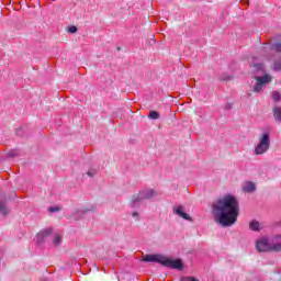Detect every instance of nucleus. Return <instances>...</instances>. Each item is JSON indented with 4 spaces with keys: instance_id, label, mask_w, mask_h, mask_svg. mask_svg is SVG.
Here are the masks:
<instances>
[{
    "instance_id": "22",
    "label": "nucleus",
    "mask_w": 281,
    "mask_h": 281,
    "mask_svg": "<svg viewBox=\"0 0 281 281\" xmlns=\"http://www.w3.org/2000/svg\"><path fill=\"white\" fill-rule=\"evenodd\" d=\"M48 212H60V206H50Z\"/></svg>"
},
{
    "instance_id": "25",
    "label": "nucleus",
    "mask_w": 281,
    "mask_h": 281,
    "mask_svg": "<svg viewBox=\"0 0 281 281\" xmlns=\"http://www.w3.org/2000/svg\"><path fill=\"white\" fill-rule=\"evenodd\" d=\"M133 216H138L137 212H134V213H133Z\"/></svg>"
},
{
    "instance_id": "10",
    "label": "nucleus",
    "mask_w": 281,
    "mask_h": 281,
    "mask_svg": "<svg viewBox=\"0 0 281 281\" xmlns=\"http://www.w3.org/2000/svg\"><path fill=\"white\" fill-rule=\"evenodd\" d=\"M273 117L276 120V122H281V108L280 106H274L273 110Z\"/></svg>"
},
{
    "instance_id": "15",
    "label": "nucleus",
    "mask_w": 281,
    "mask_h": 281,
    "mask_svg": "<svg viewBox=\"0 0 281 281\" xmlns=\"http://www.w3.org/2000/svg\"><path fill=\"white\" fill-rule=\"evenodd\" d=\"M272 100H274V102H279L280 101V92L278 91H273L271 93Z\"/></svg>"
},
{
    "instance_id": "17",
    "label": "nucleus",
    "mask_w": 281,
    "mask_h": 281,
    "mask_svg": "<svg viewBox=\"0 0 281 281\" xmlns=\"http://www.w3.org/2000/svg\"><path fill=\"white\" fill-rule=\"evenodd\" d=\"M272 49H274V52H278L280 54L281 53V44L277 43V44L272 45Z\"/></svg>"
},
{
    "instance_id": "24",
    "label": "nucleus",
    "mask_w": 281,
    "mask_h": 281,
    "mask_svg": "<svg viewBox=\"0 0 281 281\" xmlns=\"http://www.w3.org/2000/svg\"><path fill=\"white\" fill-rule=\"evenodd\" d=\"M241 3H246L247 5H249V0H240Z\"/></svg>"
},
{
    "instance_id": "20",
    "label": "nucleus",
    "mask_w": 281,
    "mask_h": 281,
    "mask_svg": "<svg viewBox=\"0 0 281 281\" xmlns=\"http://www.w3.org/2000/svg\"><path fill=\"white\" fill-rule=\"evenodd\" d=\"M19 155V150H11L8 153V157H16Z\"/></svg>"
},
{
    "instance_id": "21",
    "label": "nucleus",
    "mask_w": 281,
    "mask_h": 281,
    "mask_svg": "<svg viewBox=\"0 0 281 281\" xmlns=\"http://www.w3.org/2000/svg\"><path fill=\"white\" fill-rule=\"evenodd\" d=\"M252 67H255V69H256L257 71H260V70L263 69L262 64H254Z\"/></svg>"
},
{
    "instance_id": "6",
    "label": "nucleus",
    "mask_w": 281,
    "mask_h": 281,
    "mask_svg": "<svg viewBox=\"0 0 281 281\" xmlns=\"http://www.w3.org/2000/svg\"><path fill=\"white\" fill-rule=\"evenodd\" d=\"M255 79L257 80L256 85L252 88V91H255V93H260L265 85H269V82H271V76L269 75L256 77Z\"/></svg>"
},
{
    "instance_id": "11",
    "label": "nucleus",
    "mask_w": 281,
    "mask_h": 281,
    "mask_svg": "<svg viewBox=\"0 0 281 281\" xmlns=\"http://www.w3.org/2000/svg\"><path fill=\"white\" fill-rule=\"evenodd\" d=\"M249 227L252 232H258V229H260V223L252 221L250 222Z\"/></svg>"
},
{
    "instance_id": "12",
    "label": "nucleus",
    "mask_w": 281,
    "mask_h": 281,
    "mask_svg": "<svg viewBox=\"0 0 281 281\" xmlns=\"http://www.w3.org/2000/svg\"><path fill=\"white\" fill-rule=\"evenodd\" d=\"M8 206H5V203L0 201V214H3V216L8 215Z\"/></svg>"
},
{
    "instance_id": "2",
    "label": "nucleus",
    "mask_w": 281,
    "mask_h": 281,
    "mask_svg": "<svg viewBox=\"0 0 281 281\" xmlns=\"http://www.w3.org/2000/svg\"><path fill=\"white\" fill-rule=\"evenodd\" d=\"M143 260L144 262H159L162 267H168V269H178V271L183 269V261H181V259L172 260L161 255H146Z\"/></svg>"
},
{
    "instance_id": "9",
    "label": "nucleus",
    "mask_w": 281,
    "mask_h": 281,
    "mask_svg": "<svg viewBox=\"0 0 281 281\" xmlns=\"http://www.w3.org/2000/svg\"><path fill=\"white\" fill-rule=\"evenodd\" d=\"M244 192H256V184L251 181H248L243 187Z\"/></svg>"
},
{
    "instance_id": "16",
    "label": "nucleus",
    "mask_w": 281,
    "mask_h": 281,
    "mask_svg": "<svg viewBox=\"0 0 281 281\" xmlns=\"http://www.w3.org/2000/svg\"><path fill=\"white\" fill-rule=\"evenodd\" d=\"M68 32H69V34H76V32H78V27H76V26H68V30H67Z\"/></svg>"
},
{
    "instance_id": "19",
    "label": "nucleus",
    "mask_w": 281,
    "mask_h": 281,
    "mask_svg": "<svg viewBox=\"0 0 281 281\" xmlns=\"http://www.w3.org/2000/svg\"><path fill=\"white\" fill-rule=\"evenodd\" d=\"M273 69H274V71H280V69H281V61H274Z\"/></svg>"
},
{
    "instance_id": "8",
    "label": "nucleus",
    "mask_w": 281,
    "mask_h": 281,
    "mask_svg": "<svg viewBox=\"0 0 281 281\" xmlns=\"http://www.w3.org/2000/svg\"><path fill=\"white\" fill-rule=\"evenodd\" d=\"M52 232H53L52 228H46V229L40 232L36 236L37 243H43V240H45V238H47V236H49V234H52Z\"/></svg>"
},
{
    "instance_id": "13",
    "label": "nucleus",
    "mask_w": 281,
    "mask_h": 281,
    "mask_svg": "<svg viewBox=\"0 0 281 281\" xmlns=\"http://www.w3.org/2000/svg\"><path fill=\"white\" fill-rule=\"evenodd\" d=\"M53 243L55 246L60 245L63 243V235L60 234L55 235Z\"/></svg>"
},
{
    "instance_id": "18",
    "label": "nucleus",
    "mask_w": 281,
    "mask_h": 281,
    "mask_svg": "<svg viewBox=\"0 0 281 281\" xmlns=\"http://www.w3.org/2000/svg\"><path fill=\"white\" fill-rule=\"evenodd\" d=\"M181 281H199V279H196L194 277H182Z\"/></svg>"
},
{
    "instance_id": "1",
    "label": "nucleus",
    "mask_w": 281,
    "mask_h": 281,
    "mask_svg": "<svg viewBox=\"0 0 281 281\" xmlns=\"http://www.w3.org/2000/svg\"><path fill=\"white\" fill-rule=\"evenodd\" d=\"M239 212L240 204L233 195H225L213 203V214L223 227H232L238 221Z\"/></svg>"
},
{
    "instance_id": "14",
    "label": "nucleus",
    "mask_w": 281,
    "mask_h": 281,
    "mask_svg": "<svg viewBox=\"0 0 281 281\" xmlns=\"http://www.w3.org/2000/svg\"><path fill=\"white\" fill-rule=\"evenodd\" d=\"M148 117L150 120H159V112L157 111H150L149 114H148Z\"/></svg>"
},
{
    "instance_id": "5",
    "label": "nucleus",
    "mask_w": 281,
    "mask_h": 281,
    "mask_svg": "<svg viewBox=\"0 0 281 281\" xmlns=\"http://www.w3.org/2000/svg\"><path fill=\"white\" fill-rule=\"evenodd\" d=\"M153 196H157V192H155V190L153 189H145L139 191V193L137 195H134L133 198V207H135V205H137V203H140V201H144L146 199H153Z\"/></svg>"
},
{
    "instance_id": "4",
    "label": "nucleus",
    "mask_w": 281,
    "mask_h": 281,
    "mask_svg": "<svg viewBox=\"0 0 281 281\" xmlns=\"http://www.w3.org/2000/svg\"><path fill=\"white\" fill-rule=\"evenodd\" d=\"M256 248L258 251H281V244L270 245L267 238H261L257 241Z\"/></svg>"
},
{
    "instance_id": "3",
    "label": "nucleus",
    "mask_w": 281,
    "mask_h": 281,
    "mask_svg": "<svg viewBox=\"0 0 281 281\" xmlns=\"http://www.w3.org/2000/svg\"><path fill=\"white\" fill-rule=\"evenodd\" d=\"M271 146V137L269 133H263L259 138L258 145L255 147V155H265Z\"/></svg>"
},
{
    "instance_id": "23",
    "label": "nucleus",
    "mask_w": 281,
    "mask_h": 281,
    "mask_svg": "<svg viewBox=\"0 0 281 281\" xmlns=\"http://www.w3.org/2000/svg\"><path fill=\"white\" fill-rule=\"evenodd\" d=\"M88 177H94L95 176V169H90L87 172Z\"/></svg>"
},
{
    "instance_id": "7",
    "label": "nucleus",
    "mask_w": 281,
    "mask_h": 281,
    "mask_svg": "<svg viewBox=\"0 0 281 281\" xmlns=\"http://www.w3.org/2000/svg\"><path fill=\"white\" fill-rule=\"evenodd\" d=\"M173 212L181 218H184V221H192V217L190 216V214L183 212V206H178L173 209Z\"/></svg>"
}]
</instances>
